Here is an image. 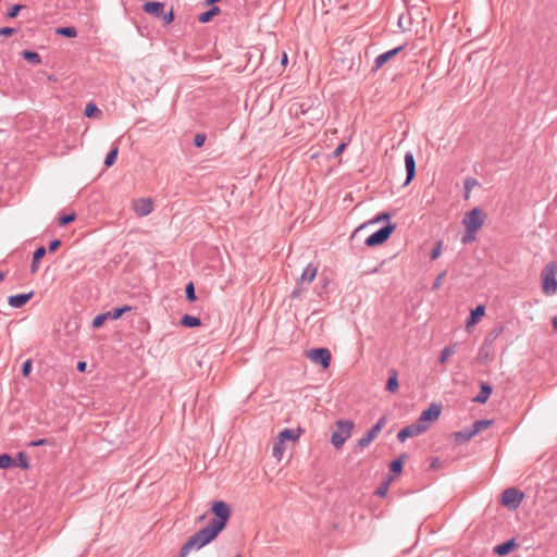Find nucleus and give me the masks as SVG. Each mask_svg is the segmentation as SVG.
Wrapping results in <instances>:
<instances>
[{"label": "nucleus", "mask_w": 557, "mask_h": 557, "mask_svg": "<svg viewBox=\"0 0 557 557\" xmlns=\"http://www.w3.org/2000/svg\"><path fill=\"white\" fill-rule=\"evenodd\" d=\"M210 509L214 518H212L208 524L221 533L226 528L232 515V509L224 500H213Z\"/></svg>", "instance_id": "nucleus-1"}, {"label": "nucleus", "mask_w": 557, "mask_h": 557, "mask_svg": "<svg viewBox=\"0 0 557 557\" xmlns=\"http://www.w3.org/2000/svg\"><path fill=\"white\" fill-rule=\"evenodd\" d=\"M355 426L352 420H338L336 422V430L332 433L331 443L335 448L339 449L343 447L345 442L350 437L351 431Z\"/></svg>", "instance_id": "nucleus-2"}, {"label": "nucleus", "mask_w": 557, "mask_h": 557, "mask_svg": "<svg viewBox=\"0 0 557 557\" xmlns=\"http://www.w3.org/2000/svg\"><path fill=\"white\" fill-rule=\"evenodd\" d=\"M556 273H557V262L556 261H552V262L547 263L541 272L542 288L546 295H553L557 292Z\"/></svg>", "instance_id": "nucleus-3"}, {"label": "nucleus", "mask_w": 557, "mask_h": 557, "mask_svg": "<svg viewBox=\"0 0 557 557\" xmlns=\"http://www.w3.org/2000/svg\"><path fill=\"white\" fill-rule=\"evenodd\" d=\"M486 218V213L480 207H474L465 214L462 224L465 228L479 231L484 225Z\"/></svg>", "instance_id": "nucleus-4"}, {"label": "nucleus", "mask_w": 557, "mask_h": 557, "mask_svg": "<svg viewBox=\"0 0 557 557\" xmlns=\"http://www.w3.org/2000/svg\"><path fill=\"white\" fill-rule=\"evenodd\" d=\"M306 357L313 363L321 366L323 369H327L332 360L331 351L324 347L312 348L307 350Z\"/></svg>", "instance_id": "nucleus-5"}, {"label": "nucleus", "mask_w": 557, "mask_h": 557, "mask_svg": "<svg viewBox=\"0 0 557 557\" xmlns=\"http://www.w3.org/2000/svg\"><path fill=\"white\" fill-rule=\"evenodd\" d=\"M395 228L396 224L388 223L384 225L366 239V245L368 247H375L384 244L389 238Z\"/></svg>", "instance_id": "nucleus-6"}, {"label": "nucleus", "mask_w": 557, "mask_h": 557, "mask_svg": "<svg viewBox=\"0 0 557 557\" xmlns=\"http://www.w3.org/2000/svg\"><path fill=\"white\" fill-rule=\"evenodd\" d=\"M524 494L518 488L508 487L503 492L500 503L503 506L513 510L520 506Z\"/></svg>", "instance_id": "nucleus-7"}, {"label": "nucleus", "mask_w": 557, "mask_h": 557, "mask_svg": "<svg viewBox=\"0 0 557 557\" xmlns=\"http://www.w3.org/2000/svg\"><path fill=\"white\" fill-rule=\"evenodd\" d=\"M441 412L442 405L431 404L429 408H426L420 413L417 421L420 423V425L429 428V423L436 421L440 418Z\"/></svg>", "instance_id": "nucleus-8"}, {"label": "nucleus", "mask_w": 557, "mask_h": 557, "mask_svg": "<svg viewBox=\"0 0 557 557\" xmlns=\"http://www.w3.org/2000/svg\"><path fill=\"white\" fill-rule=\"evenodd\" d=\"M219 534L220 532H218L213 527L207 524L205 528L196 532L194 536L196 537L198 545L202 548L214 541Z\"/></svg>", "instance_id": "nucleus-9"}, {"label": "nucleus", "mask_w": 557, "mask_h": 557, "mask_svg": "<svg viewBox=\"0 0 557 557\" xmlns=\"http://www.w3.org/2000/svg\"><path fill=\"white\" fill-rule=\"evenodd\" d=\"M428 426H422L418 421L403 428L398 434L397 438L399 442L404 443L409 437H414L426 432Z\"/></svg>", "instance_id": "nucleus-10"}, {"label": "nucleus", "mask_w": 557, "mask_h": 557, "mask_svg": "<svg viewBox=\"0 0 557 557\" xmlns=\"http://www.w3.org/2000/svg\"><path fill=\"white\" fill-rule=\"evenodd\" d=\"M133 208L139 216H145L152 211L153 203L150 198H139L134 201Z\"/></svg>", "instance_id": "nucleus-11"}, {"label": "nucleus", "mask_w": 557, "mask_h": 557, "mask_svg": "<svg viewBox=\"0 0 557 557\" xmlns=\"http://www.w3.org/2000/svg\"><path fill=\"white\" fill-rule=\"evenodd\" d=\"M403 49L404 46H399L377 55L374 61L373 71L381 69L385 63H387L391 59L397 55Z\"/></svg>", "instance_id": "nucleus-12"}, {"label": "nucleus", "mask_w": 557, "mask_h": 557, "mask_svg": "<svg viewBox=\"0 0 557 557\" xmlns=\"http://www.w3.org/2000/svg\"><path fill=\"white\" fill-rule=\"evenodd\" d=\"M405 166H406V172H407L405 185H408L409 183H411L413 181V178L416 176V160H414L412 152H410V151H408L405 154Z\"/></svg>", "instance_id": "nucleus-13"}, {"label": "nucleus", "mask_w": 557, "mask_h": 557, "mask_svg": "<svg viewBox=\"0 0 557 557\" xmlns=\"http://www.w3.org/2000/svg\"><path fill=\"white\" fill-rule=\"evenodd\" d=\"M517 547H519V544L516 542L515 539H510L508 541L503 542L502 544L496 545L493 552L498 556H506Z\"/></svg>", "instance_id": "nucleus-14"}, {"label": "nucleus", "mask_w": 557, "mask_h": 557, "mask_svg": "<svg viewBox=\"0 0 557 557\" xmlns=\"http://www.w3.org/2000/svg\"><path fill=\"white\" fill-rule=\"evenodd\" d=\"M143 9L146 13L160 17L164 11V3L159 1H148L143 5Z\"/></svg>", "instance_id": "nucleus-15"}, {"label": "nucleus", "mask_w": 557, "mask_h": 557, "mask_svg": "<svg viewBox=\"0 0 557 557\" xmlns=\"http://www.w3.org/2000/svg\"><path fill=\"white\" fill-rule=\"evenodd\" d=\"M33 295V292L27 294L13 295L9 297L8 302L13 308H21L32 299Z\"/></svg>", "instance_id": "nucleus-16"}, {"label": "nucleus", "mask_w": 557, "mask_h": 557, "mask_svg": "<svg viewBox=\"0 0 557 557\" xmlns=\"http://www.w3.org/2000/svg\"><path fill=\"white\" fill-rule=\"evenodd\" d=\"M318 268L313 265L312 263H309L306 269L304 270L300 280L298 282L299 286H302L304 284H311L314 277L317 276Z\"/></svg>", "instance_id": "nucleus-17"}, {"label": "nucleus", "mask_w": 557, "mask_h": 557, "mask_svg": "<svg viewBox=\"0 0 557 557\" xmlns=\"http://www.w3.org/2000/svg\"><path fill=\"white\" fill-rule=\"evenodd\" d=\"M493 392L491 384L482 382L480 385V393L473 398L478 404H485Z\"/></svg>", "instance_id": "nucleus-18"}, {"label": "nucleus", "mask_w": 557, "mask_h": 557, "mask_svg": "<svg viewBox=\"0 0 557 557\" xmlns=\"http://www.w3.org/2000/svg\"><path fill=\"white\" fill-rule=\"evenodd\" d=\"M474 436V433L472 432L471 428L454 432L451 434V437L454 438L455 443L457 445H462L467 442H469Z\"/></svg>", "instance_id": "nucleus-19"}, {"label": "nucleus", "mask_w": 557, "mask_h": 557, "mask_svg": "<svg viewBox=\"0 0 557 557\" xmlns=\"http://www.w3.org/2000/svg\"><path fill=\"white\" fill-rule=\"evenodd\" d=\"M484 314L485 307L483 305L476 306L470 311V314L467 318V327L476 324Z\"/></svg>", "instance_id": "nucleus-20"}, {"label": "nucleus", "mask_w": 557, "mask_h": 557, "mask_svg": "<svg viewBox=\"0 0 557 557\" xmlns=\"http://www.w3.org/2000/svg\"><path fill=\"white\" fill-rule=\"evenodd\" d=\"M201 547L198 545V542L194 534L183 544L180 550V557H186L191 549H200Z\"/></svg>", "instance_id": "nucleus-21"}, {"label": "nucleus", "mask_w": 557, "mask_h": 557, "mask_svg": "<svg viewBox=\"0 0 557 557\" xmlns=\"http://www.w3.org/2000/svg\"><path fill=\"white\" fill-rule=\"evenodd\" d=\"M388 373H389V376L386 382V391L389 393H396L399 388L398 372L396 369H391L388 371Z\"/></svg>", "instance_id": "nucleus-22"}, {"label": "nucleus", "mask_w": 557, "mask_h": 557, "mask_svg": "<svg viewBox=\"0 0 557 557\" xmlns=\"http://www.w3.org/2000/svg\"><path fill=\"white\" fill-rule=\"evenodd\" d=\"M301 433V430L300 429H297V430H293V429H288V428H285L283 431H281L278 433V438L282 440V442L285 443V441H297L299 438V435Z\"/></svg>", "instance_id": "nucleus-23"}, {"label": "nucleus", "mask_w": 557, "mask_h": 557, "mask_svg": "<svg viewBox=\"0 0 557 557\" xmlns=\"http://www.w3.org/2000/svg\"><path fill=\"white\" fill-rule=\"evenodd\" d=\"M544 495L550 503H554L557 500V481L556 480H552L547 483L546 487L544 488Z\"/></svg>", "instance_id": "nucleus-24"}, {"label": "nucleus", "mask_w": 557, "mask_h": 557, "mask_svg": "<svg viewBox=\"0 0 557 557\" xmlns=\"http://www.w3.org/2000/svg\"><path fill=\"white\" fill-rule=\"evenodd\" d=\"M221 12L220 8L216 5L211 7L208 11L199 14L198 22L199 23H208L210 22L214 16L219 15Z\"/></svg>", "instance_id": "nucleus-25"}, {"label": "nucleus", "mask_w": 557, "mask_h": 557, "mask_svg": "<svg viewBox=\"0 0 557 557\" xmlns=\"http://www.w3.org/2000/svg\"><path fill=\"white\" fill-rule=\"evenodd\" d=\"M503 332H504L503 325L493 327L486 335L483 344H485V346H492Z\"/></svg>", "instance_id": "nucleus-26"}, {"label": "nucleus", "mask_w": 557, "mask_h": 557, "mask_svg": "<svg viewBox=\"0 0 557 557\" xmlns=\"http://www.w3.org/2000/svg\"><path fill=\"white\" fill-rule=\"evenodd\" d=\"M406 455H401L399 456L398 458H396L395 460H393L389 465V471L395 474V475H399L403 471V467H404V461L406 459Z\"/></svg>", "instance_id": "nucleus-27"}, {"label": "nucleus", "mask_w": 557, "mask_h": 557, "mask_svg": "<svg viewBox=\"0 0 557 557\" xmlns=\"http://www.w3.org/2000/svg\"><path fill=\"white\" fill-rule=\"evenodd\" d=\"M181 325L184 327H197L201 325V320L197 317L185 314L181 319Z\"/></svg>", "instance_id": "nucleus-28"}, {"label": "nucleus", "mask_w": 557, "mask_h": 557, "mask_svg": "<svg viewBox=\"0 0 557 557\" xmlns=\"http://www.w3.org/2000/svg\"><path fill=\"white\" fill-rule=\"evenodd\" d=\"M84 114L87 117L100 119L102 116V111L94 102H89L85 108Z\"/></svg>", "instance_id": "nucleus-29"}, {"label": "nucleus", "mask_w": 557, "mask_h": 557, "mask_svg": "<svg viewBox=\"0 0 557 557\" xmlns=\"http://www.w3.org/2000/svg\"><path fill=\"white\" fill-rule=\"evenodd\" d=\"M14 459H15L14 467H18L23 470L29 469L28 456L26 453L20 451Z\"/></svg>", "instance_id": "nucleus-30"}, {"label": "nucleus", "mask_w": 557, "mask_h": 557, "mask_svg": "<svg viewBox=\"0 0 557 557\" xmlns=\"http://www.w3.org/2000/svg\"><path fill=\"white\" fill-rule=\"evenodd\" d=\"M492 424L493 421L488 419L478 420L471 425V430L476 435L480 431L490 428Z\"/></svg>", "instance_id": "nucleus-31"}, {"label": "nucleus", "mask_w": 557, "mask_h": 557, "mask_svg": "<svg viewBox=\"0 0 557 557\" xmlns=\"http://www.w3.org/2000/svg\"><path fill=\"white\" fill-rule=\"evenodd\" d=\"M285 443L282 442V440H280L278 437L276 438V441L273 443V447H272V455L277 459V460H281L282 456H283V453L285 450Z\"/></svg>", "instance_id": "nucleus-32"}, {"label": "nucleus", "mask_w": 557, "mask_h": 557, "mask_svg": "<svg viewBox=\"0 0 557 557\" xmlns=\"http://www.w3.org/2000/svg\"><path fill=\"white\" fill-rule=\"evenodd\" d=\"M21 54L24 58V60L28 61L32 64L41 63V57L36 51L24 50L22 51Z\"/></svg>", "instance_id": "nucleus-33"}, {"label": "nucleus", "mask_w": 557, "mask_h": 557, "mask_svg": "<svg viewBox=\"0 0 557 557\" xmlns=\"http://www.w3.org/2000/svg\"><path fill=\"white\" fill-rule=\"evenodd\" d=\"M376 436H374L370 431H367V433L358 440L357 442V447L362 450L364 448H367L375 438Z\"/></svg>", "instance_id": "nucleus-34"}, {"label": "nucleus", "mask_w": 557, "mask_h": 557, "mask_svg": "<svg viewBox=\"0 0 557 557\" xmlns=\"http://www.w3.org/2000/svg\"><path fill=\"white\" fill-rule=\"evenodd\" d=\"M117 153H119V147L116 145H114L106 156L104 165L107 168H110L114 164V162L117 158Z\"/></svg>", "instance_id": "nucleus-35"}, {"label": "nucleus", "mask_w": 557, "mask_h": 557, "mask_svg": "<svg viewBox=\"0 0 557 557\" xmlns=\"http://www.w3.org/2000/svg\"><path fill=\"white\" fill-rule=\"evenodd\" d=\"M15 459L9 454L0 455V469H9L14 467Z\"/></svg>", "instance_id": "nucleus-36"}, {"label": "nucleus", "mask_w": 557, "mask_h": 557, "mask_svg": "<svg viewBox=\"0 0 557 557\" xmlns=\"http://www.w3.org/2000/svg\"><path fill=\"white\" fill-rule=\"evenodd\" d=\"M454 354H456V345L445 346L441 351L440 362L445 363Z\"/></svg>", "instance_id": "nucleus-37"}, {"label": "nucleus", "mask_w": 557, "mask_h": 557, "mask_svg": "<svg viewBox=\"0 0 557 557\" xmlns=\"http://www.w3.org/2000/svg\"><path fill=\"white\" fill-rule=\"evenodd\" d=\"M57 34L67 37V38H74L77 36V30L73 26H66V27L58 28Z\"/></svg>", "instance_id": "nucleus-38"}, {"label": "nucleus", "mask_w": 557, "mask_h": 557, "mask_svg": "<svg viewBox=\"0 0 557 557\" xmlns=\"http://www.w3.org/2000/svg\"><path fill=\"white\" fill-rule=\"evenodd\" d=\"M476 233H478V231H474V230L470 231V228H465V233L461 237V243L463 245H467V244L474 242L476 238Z\"/></svg>", "instance_id": "nucleus-39"}, {"label": "nucleus", "mask_w": 557, "mask_h": 557, "mask_svg": "<svg viewBox=\"0 0 557 557\" xmlns=\"http://www.w3.org/2000/svg\"><path fill=\"white\" fill-rule=\"evenodd\" d=\"M185 294H186V299L189 301V302H194L196 301L197 299V296H196V293H195V286H194V283L193 282H189L186 287H185Z\"/></svg>", "instance_id": "nucleus-40"}, {"label": "nucleus", "mask_w": 557, "mask_h": 557, "mask_svg": "<svg viewBox=\"0 0 557 557\" xmlns=\"http://www.w3.org/2000/svg\"><path fill=\"white\" fill-rule=\"evenodd\" d=\"M490 346H485V344H483L479 350V356H478V360L479 362L481 363H485L487 361V359L490 358V349H488Z\"/></svg>", "instance_id": "nucleus-41"}, {"label": "nucleus", "mask_w": 557, "mask_h": 557, "mask_svg": "<svg viewBox=\"0 0 557 557\" xmlns=\"http://www.w3.org/2000/svg\"><path fill=\"white\" fill-rule=\"evenodd\" d=\"M386 423V418L385 417H382L379 419V421L371 428L369 429L368 431H370L374 436H377V434L381 432V430L383 429V426L385 425Z\"/></svg>", "instance_id": "nucleus-42"}, {"label": "nucleus", "mask_w": 557, "mask_h": 557, "mask_svg": "<svg viewBox=\"0 0 557 557\" xmlns=\"http://www.w3.org/2000/svg\"><path fill=\"white\" fill-rule=\"evenodd\" d=\"M75 219H76V214L74 212L69 213V214H63L59 218V224L61 226H65L70 223H72L73 221H75Z\"/></svg>", "instance_id": "nucleus-43"}, {"label": "nucleus", "mask_w": 557, "mask_h": 557, "mask_svg": "<svg viewBox=\"0 0 557 557\" xmlns=\"http://www.w3.org/2000/svg\"><path fill=\"white\" fill-rule=\"evenodd\" d=\"M106 320H108L106 314L104 313H100V314H98V315H96L94 318V320L91 322V325H92L94 329H99L100 326L103 325Z\"/></svg>", "instance_id": "nucleus-44"}, {"label": "nucleus", "mask_w": 557, "mask_h": 557, "mask_svg": "<svg viewBox=\"0 0 557 557\" xmlns=\"http://www.w3.org/2000/svg\"><path fill=\"white\" fill-rule=\"evenodd\" d=\"M24 8V5L22 4H14L13 7H11L8 11H7V17L8 18H14L15 16H17V14L20 13V11Z\"/></svg>", "instance_id": "nucleus-45"}, {"label": "nucleus", "mask_w": 557, "mask_h": 557, "mask_svg": "<svg viewBox=\"0 0 557 557\" xmlns=\"http://www.w3.org/2000/svg\"><path fill=\"white\" fill-rule=\"evenodd\" d=\"M46 253L47 249L44 246H40L34 251L33 259L35 260V262H40V260L46 256Z\"/></svg>", "instance_id": "nucleus-46"}, {"label": "nucleus", "mask_w": 557, "mask_h": 557, "mask_svg": "<svg viewBox=\"0 0 557 557\" xmlns=\"http://www.w3.org/2000/svg\"><path fill=\"white\" fill-rule=\"evenodd\" d=\"M441 252H442V242L438 240V242H436L433 249L431 250V253H430L431 260L437 259L440 257Z\"/></svg>", "instance_id": "nucleus-47"}, {"label": "nucleus", "mask_w": 557, "mask_h": 557, "mask_svg": "<svg viewBox=\"0 0 557 557\" xmlns=\"http://www.w3.org/2000/svg\"><path fill=\"white\" fill-rule=\"evenodd\" d=\"M446 274H447V271H446V270H444V271H442V272L436 276V278H435V280H434V282H433L432 289L436 290V289H438V288L442 286V282H443L444 277L446 276Z\"/></svg>", "instance_id": "nucleus-48"}, {"label": "nucleus", "mask_w": 557, "mask_h": 557, "mask_svg": "<svg viewBox=\"0 0 557 557\" xmlns=\"http://www.w3.org/2000/svg\"><path fill=\"white\" fill-rule=\"evenodd\" d=\"M32 369H33V361H32V359H27L22 366L21 371H22L23 376L27 377L30 374Z\"/></svg>", "instance_id": "nucleus-49"}, {"label": "nucleus", "mask_w": 557, "mask_h": 557, "mask_svg": "<svg viewBox=\"0 0 557 557\" xmlns=\"http://www.w3.org/2000/svg\"><path fill=\"white\" fill-rule=\"evenodd\" d=\"M206 135L203 133H198L195 135L194 137V145L195 147L197 148H200L205 145V141H206Z\"/></svg>", "instance_id": "nucleus-50"}, {"label": "nucleus", "mask_w": 557, "mask_h": 557, "mask_svg": "<svg viewBox=\"0 0 557 557\" xmlns=\"http://www.w3.org/2000/svg\"><path fill=\"white\" fill-rule=\"evenodd\" d=\"M104 314H106L107 319H110V320H117L122 317L119 308H114L108 312H104Z\"/></svg>", "instance_id": "nucleus-51"}, {"label": "nucleus", "mask_w": 557, "mask_h": 557, "mask_svg": "<svg viewBox=\"0 0 557 557\" xmlns=\"http://www.w3.org/2000/svg\"><path fill=\"white\" fill-rule=\"evenodd\" d=\"M393 478H391L388 481H392ZM388 483L389 482H386V483H383L381 484L377 490L375 491V494L379 495V496H385L386 493H387V488H388Z\"/></svg>", "instance_id": "nucleus-52"}, {"label": "nucleus", "mask_w": 557, "mask_h": 557, "mask_svg": "<svg viewBox=\"0 0 557 557\" xmlns=\"http://www.w3.org/2000/svg\"><path fill=\"white\" fill-rule=\"evenodd\" d=\"M61 240L60 239H53L50 242L49 246H48V251L49 252H54L59 249V247L61 246Z\"/></svg>", "instance_id": "nucleus-53"}, {"label": "nucleus", "mask_w": 557, "mask_h": 557, "mask_svg": "<svg viewBox=\"0 0 557 557\" xmlns=\"http://www.w3.org/2000/svg\"><path fill=\"white\" fill-rule=\"evenodd\" d=\"M161 16H162V20H163L164 24L172 23L174 21V17H175L173 10H171L168 13H163Z\"/></svg>", "instance_id": "nucleus-54"}, {"label": "nucleus", "mask_w": 557, "mask_h": 557, "mask_svg": "<svg viewBox=\"0 0 557 557\" xmlns=\"http://www.w3.org/2000/svg\"><path fill=\"white\" fill-rule=\"evenodd\" d=\"M15 33H16V29L13 27L5 26V27L0 28V36H12Z\"/></svg>", "instance_id": "nucleus-55"}, {"label": "nucleus", "mask_w": 557, "mask_h": 557, "mask_svg": "<svg viewBox=\"0 0 557 557\" xmlns=\"http://www.w3.org/2000/svg\"><path fill=\"white\" fill-rule=\"evenodd\" d=\"M47 444H49L48 440L39 438V440L29 442L28 446H30V447H38V446H42V445H47Z\"/></svg>", "instance_id": "nucleus-56"}, {"label": "nucleus", "mask_w": 557, "mask_h": 557, "mask_svg": "<svg viewBox=\"0 0 557 557\" xmlns=\"http://www.w3.org/2000/svg\"><path fill=\"white\" fill-rule=\"evenodd\" d=\"M442 463L443 462L440 458H437V457L432 458L431 463H430V469L437 470L438 468H441Z\"/></svg>", "instance_id": "nucleus-57"}, {"label": "nucleus", "mask_w": 557, "mask_h": 557, "mask_svg": "<svg viewBox=\"0 0 557 557\" xmlns=\"http://www.w3.org/2000/svg\"><path fill=\"white\" fill-rule=\"evenodd\" d=\"M476 184V180L475 178H472V177H469L465 181V189L467 190V193L470 191V189Z\"/></svg>", "instance_id": "nucleus-58"}, {"label": "nucleus", "mask_w": 557, "mask_h": 557, "mask_svg": "<svg viewBox=\"0 0 557 557\" xmlns=\"http://www.w3.org/2000/svg\"><path fill=\"white\" fill-rule=\"evenodd\" d=\"M389 218H391V214H389V213H387V212H385V213H381L380 215H377V216L373 220V222H379V221H381V220H389Z\"/></svg>", "instance_id": "nucleus-59"}, {"label": "nucleus", "mask_w": 557, "mask_h": 557, "mask_svg": "<svg viewBox=\"0 0 557 557\" xmlns=\"http://www.w3.org/2000/svg\"><path fill=\"white\" fill-rule=\"evenodd\" d=\"M345 147H346V144H343V143L339 144L337 146V148L334 150V156L335 157L339 156L343 152V150L345 149Z\"/></svg>", "instance_id": "nucleus-60"}, {"label": "nucleus", "mask_w": 557, "mask_h": 557, "mask_svg": "<svg viewBox=\"0 0 557 557\" xmlns=\"http://www.w3.org/2000/svg\"><path fill=\"white\" fill-rule=\"evenodd\" d=\"M119 309H120L121 315L133 310V308L131 306L119 307Z\"/></svg>", "instance_id": "nucleus-61"}, {"label": "nucleus", "mask_w": 557, "mask_h": 557, "mask_svg": "<svg viewBox=\"0 0 557 557\" xmlns=\"http://www.w3.org/2000/svg\"><path fill=\"white\" fill-rule=\"evenodd\" d=\"M301 287H302V286H299V285H298V286H297V288L292 293L290 297H292V298H298V297H299V295H300V292H301Z\"/></svg>", "instance_id": "nucleus-62"}, {"label": "nucleus", "mask_w": 557, "mask_h": 557, "mask_svg": "<svg viewBox=\"0 0 557 557\" xmlns=\"http://www.w3.org/2000/svg\"><path fill=\"white\" fill-rule=\"evenodd\" d=\"M38 264H39V262H35L34 259L32 260V265H30L32 273H36L38 271V268H39Z\"/></svg>", "instance_id": "nucleus-63"}, {"label": "nucleus", "mask_w": 557, "mask_h": 557, "mask_svg": "<svg viewBox=\"0 0 557 557\" xmlns=\"http://www.w3.org/2000/svg\"><path fill=\"white\" fill-rule=\"evenodd\" d=\"M86 367H87V364H86V362H85V361H79V362L77 363V370H78L79 372H84V371H85V369H86Z\"/></svg>", "instance_id": "nucleus-64"}]
</instances>
